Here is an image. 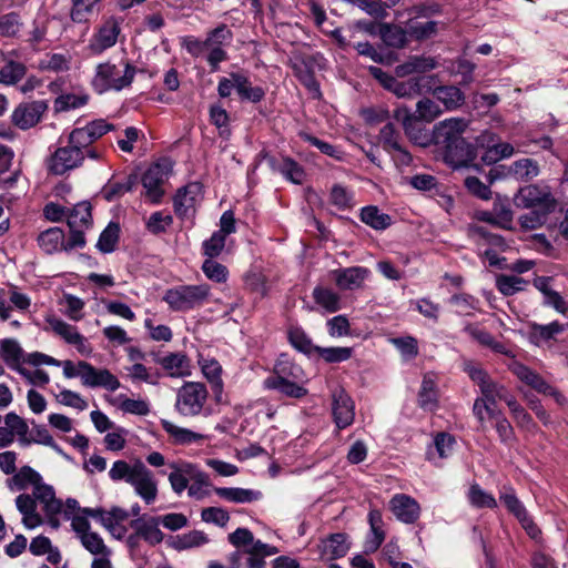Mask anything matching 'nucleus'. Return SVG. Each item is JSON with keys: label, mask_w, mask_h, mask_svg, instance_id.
Wrapping results in <instances>:
<instances>
[{"label": "nucleus", "mask_w": 568, "mask_h": 568, "mask_svg": "<svg viewBox=\"0 0 568 568\" xmlns=\"http://www.w3.org/2000/svg\"><path fill=\"white\" fill-rule=\"evenodd\" d=\"M113 130L114 125L104 119H97L83 126L74 128L68 134L65 142L60 139V146L47 161L48 170L55 175H63L82 166L87 159L102 162L106 148L95 142Z\"/></svg>", "instance_id": "obj_1"}, {"label": "nucleus", "mask_w": 568, "mask_h": 568, "mask_svg": "<svg viewBox=\"0 0 568 568\" xmlns=\"http://www.w3.org/2000/svg\"><path fill=\"white\" fill-rule=\"evenodd\" d=\"M466 126L464 119H446L434 126L428 139V144L442 148L444 161L453 169L467 168L475 159L473 146L462 136Z\"/></svg>", "instance_id": "obj_2"}, {"label": "nucleus", "mask_w": 568, "mask_h": 568, "mask_svg": "<svg viewBox=\"0 0 568 568\" xmlns=\"http://www.w3.org/2000/svg\"><path fill=\"white\" fill-rule=\"evenodd\" d=\"M514 204L518 209L529 210L519 217L520 226L535 230L546 223L548 215L556 210L557 201L549 186L529 184L518 190Z\"/></svg>", "instance_id": "obj_3"}, {"label": "nucleus", "mask_w": 568, "mask_h": 568, "mask_svg": "<svg viewBox=\"0 0 568 568\" xmlns=\"http://www.w3.org/2000/svg\"><path fill=\"white\" fill-rule=\"evenodd\" d=\"M109 477L112 481H125L131 485L134 493L148 505L156 500L158 481L141 459H135L133 463L115 460L109 470Z\"/></svg>", "instance_id": "obj_4"}, {"label": "nucleus", "mask_w": 568, "mask_h": 568, "mask_svg": "<svg viewBox=\"0 0 568 568\" xmlns=\"http://www.w3.org/2000/svg\"><path fill=\"white\" fill-rule=\"evenodd\" d=\"M136 72V67L129 59L101 62L95 67L91 85L98 94L120 92L131 87Z\"/></svg>", "instance_id": "obj_5"}, {"label": "nucleus", "mask_w": 568, "mask_h": 568, "mask_svg": "<svg viewBox=\"0 0 568 568\" xmlns=\"http://www.w3.org/2000/svg\"><path fill=\"white\" fill-rule=\"evenodd\" d=\"M175 412L183 417H209L213 409L209 404V390L201 382H184L176 392Z\"/></svg>", "instance_id": "obj_6"}, {"label": "nucleus", "mask_w": 568, "mask_h": 568, "mask_svg": "<svg viewBox=\"0 0 568 568\" xmlns=\"http://www.w3.org/2000/svg\"><path fill=\"white\" fill-rule=\"evenodd\" d=\"M63 375L67 378L80 377L87 387H103L109 392H115L120 382L109 369H97L90 363L80 361L77 365L71 361L61 362Z\"/></svg>", "instance_id": "obj_7"}, {"label": "nucleus", "mask_w": 568, "mask_h": 568, "mask_svg": "<svg viewBox=\"0 0 568 568\" xmlns=\"http://www.w3.org/2000/svg\"><path fill=\"white\" fill-rule=\"evenodd\" d=\"M426 59L423 57H415L407 62L396 68V73L399 77L413 75L405 81L396 79L392 92L397 97H414L419 94L422 89L426 85Z\"/></svg>", "instance_id": "obj_8"}, {"label": "nucleus", "mask_w": 568, "mask_h": 568, "mask_svg": "<svg viewBox=\"0 0 568 568\" xmlns=\"http://www.w3.org/2000/svg\"><path fill=\"white\" fill-rule=\"evenodd\" d=\"M210 295L207 284L181 285L165 292L163 301L174 312H186L202 305Z\"/></svg>", "instance_id": "obj_9"}, {"label": "nucleus", "mask_w": 568, "mask_h": 568, "mask_svg": "<svg viewBox=\"0 0 568 568\" xmlns=\"http://www.w3.org/2000/svg\"><path fill=\"white\" fill-rule=\"evenodd\" d=\"M499 500L504 504L506 509L519 521L521 528L531 539H539L541 530L534 521V518L528 513L523 501L517 497L513 486L505 485L499 493Z\"/></svg>", "instance_id": "obj_10"}, {"label": "nucleus", "mask_w": 568, "mask_h": 568, "mask_svg": "<svg viewBox=\"0 0 568 568\" xmlns=\"http://www.w3.org/2000/svg\"><path fill=\"white\" fill-rule=\"evenodd\" d=\"M173 164L168 159H162L152 164L142 176V185L146 196L152 203H160L163 195V184L172 172Z\"/></svg>", "instance_id": "obj_11"}, {"label": "nucleus", "mask_w": 568, "mask_h": 568, "mask_svg": "<svg viewBox=\"0 0 568 568\" xmlns=\"http://www.w3.org/2000/svg\"><path fill=\"white\" fill-rule=\"evenodd\" d=\"M82 514L97 519L115 539L122 540L128 534L124 521L129 518V511L113 506L110 510L103 508H83Z\"/></svg>", "instance_id": "obj_12"}, {"label": "nucleus", "mask_w": 568, "mask_h": 568, "mask_svg": "<svg viewBox=\"0 0 568 568\" xmlns=\"http://www.w3.org/2000/svg\"><path fill=\"white\" fill-rule=\"evenodd\" d=\"M121 32L120 21L110 17L92 34L87 47L91 55H100L115 45Z\"/></svg>", "instance_id": "obj_13"}, {"label": "nucleus", "mask_w": 568, "mask_h": 568, "mask_svg": "<svg viewBox=\"0 0 568 568\" xmlns=\"http://www.w3.org/2000/svg\"><path fill=\"white\" fill-rule=\"evenodd\" d=\"M464 371L469 378L478 385L481 397L494 400H505V397L509 394L504 385L494 382L488 373L480 366L469 362L465 364Z\"/></svg>", "instance_id": "obj_14"}, {"label": "nucleus", "mask_w": 568, "mask_h": 568, "mask_svg": "<svg viewBox=\"0 0 568 568\" xmlns=\"http://www.w3.org/2000/svg\"><path fill=\"white\" fill-rule=\"evenodd\" d=\"M202 199V185L197 182L189 183L180 187L174 197V212L181 220L193 217L195 207Z\"/></svg>", "instance_id": "obj_15"}, {"label": "nucleus", "mask_w": 568, "mask_h": 568, "mask_svg": "<svg viewBox=\"0 0 568 568\" xmlns=\"http://www.w3.org/2000/svg\"><path fill=\"white\" fill-rule=\"evenodd\" d=\"M47 323L55 335L67 344L73 345L81 355L90 356L92 354V346L74 325L57 317L47 318Z\"/></svg>", "instance_id": "obj_16"}, {"label": "nucleus", "mask_w": 568, "mask_h": 568, "mask_svg": "<svg viewBox=\"0 0 568 568\" xmlns=\"http://www.w3.org/2000/svg\"><path fill=\"white\" fill-rule=\"evenodd\" d=\"M511 373L523 383L534 388L536 392L552 396L560 402L564 396L545 381L537 372L520 362H514L509 365Z\"/></svg>", "instance_id": "obj_17"}, {"label": "nucleus", "mask_w": 568, "mask_h": 568, "mask_svg": "<svg viewBox=\"0 0 568 568\" xmlns=\"http://www.w3.org/2000/svg\"><path fill=\"white\" fill-rule=\"evenodd\" d=\"M332 414L338 429H344L354 422L355 404L343 388H336L332 394Z\"/></svg>", "instance_id": "obj_18"}, {"label": "nucleus", "mask_w": 568, "mask_h": 568, "mask_svg": "<svg viewBox=\"0 0 568 568\" xmlns=\"http://www.w3.org/2000/svg\"><path fill=\"white\" fill-rule=\"evenodd\" d=\"M416 106L415 113L405 116L403 125L412 142L426 148V99L419 100Z\"/></svg>", "instance_id": "obj_19"}, {"label": "nucleus", "mask_w": 568, "mask_h": 568, "mask_svg": "<svg viewBox=\"0 0 568 568\" xmlns=\"http://www.w3.org/2000/svg\"><path fill=\"white\" fill-rule=\"evenodd\" d=\"M45 109L42 101L21 103L12 112V123L21 130H28L40 121Z\"/></svg>", "instance_id": "obj_20"}, {"label": "nucleus", "mask_w": 568, "mask_h": 568, "mask_svg": "<svg viewBox=\"0 0 568 568\" xmlns=\"http://www.w3.org/2000/svg\"><path fill=\"white\" fill-rule=\"evenodd\" d=\"M336 285L343 291H355L363 286L371 271L364 266H351L332 272Z\"/></svg>", "instance_id": "obj_21"}, {"label": "nucleus", "mask_w": 568, "mask_h": 568, "mask_svg": "<svg viewBox=\"0 0 568 568\" xmlns=\"http://www.w3.org/2000/svg\"><path fill=\"white\" fill-rule=\"evenodd\" d=\"M170 468L169 483L172 490L180 496L187 489L200 467L190 462H178L171 463Z\"/></svg>", "instance_id": "obj_22"}, {"label": "nucleus", "mask_w": 568, "mask_h": 568, "mask_svg": "<svg viewBox=\"0 0 568 568\" xmlns=\"http://www.w3.org/2000/svg\"><path fill=\"white\" fill-rule=\"evenodd\" d=\"M156 363L166 372L170 377L182 378L192 373L191 361L182 352L168 353L156 358Z\"/></svg>", "instance_id": "obj_23"}, {"label": "nucleus", "mask_w": 568, "mask_h": 568, "mask_svg": "<svg viewBox=\"0 0 568 568\" xmlns=\"http://www.w3.org/2000/svg\"><path fill=\"white\" fill-rule=\"evenodd\" d=\"M162 429L168 434L169 440L173 445L189 446L203 443L207 436L196 433L190 428L181 427L168 419H161Z\"/></svg>", "instance_id": "obj_24"}, {"label": "nucleus", "mask_w": 568, "mask_h": 568, "mask_svg": "<svg viewBox=\"0 0 568 568\" xmlns=\"http://www.w3.org/2000/svg\"><path fill=\"white\" fill-rule=\"evenodd\" d=\"M130 527L150 546H156L164 539V534L160 529V523L156 516H143L131 520Z\"/></svg>", "instance_id": "obj_25"}, {"label": "nucleus", "mask_w": 568, "mask_h": 568, "mask_svg": "<svg viewBox=\"0 0 568 568\" xmlns=\"http://www.w3.org/2000/svg\"><path fill=\"white\" fill-rule=\"evenodd\" d=\"M32 495L36 503L42 505V509L50 520L62 511V501L55 497L53 487L43 483V479L34 487Z\"/></svg>", "instance_id": "obj_26"}, {"label": "nucleus", "mask_w": 568, "mask_h": 568, "mask_svg": "<svg viewBox=\"0 0 568 568\" xmlns=\"http://www.w3.org/2000/svg\"><path fill=\"white\" fill-rule=\"evenodd\" d=\"M456 445L457 440L455 435L447 432H438L434 434L433 446L435 448V454L428 453V462L436 467H442L443 463L440 460L452 457Z\"/></svg>", "instance_id": "obj_27"}, {"label": "nucleus", "mask_w": 568, "mask_h": 568, "mask_svg": "<svg viewBox=\"0 0 568 568\" xmlns=\"http://www.w3.org/2000/svg\"><path fill=\"white\" fill-rule=\"evenodd\" d=\"M389 507L394 516L406 524L414 523L420 513L419 505L404 494L395 495L389 501Z\"/></svg>", "instance_id": "obj_28"}, {"label": "nucleus", "mask_w": 568, "mask_h": 568, "mask_svg": "<svg viewBox=\"0 0 568 568\" xmlns=\"http://www.w3.org/2000/svg\"><path fill=\"white\" fill-rule=\"evenodd\" d=\"M203 376L211 385L216 403L222 402L224 383L222 379V366L215 358H201L199 361Z\"/></svg>", "instance_id": "obj_29"}, {"label": "nucleus", "mask_w": 568, "mask_h": 568, "mask_svg": "<svg viewBox=\"0 0 568 568\" xmlns=\"http://www.w3.org/2000/svg\"><path fill=\"white\" fill-rule=\"evenodd\" d=\"M16 506L22 515V523L26 528L33 529L41 525L42 519L37 513V503L33 495L21 494L16 498Z\"/></svg>", "instance_id": "obj_30"}, {"label": "nucleus", "mask_w": 568, "mask_h": 568, "mask_svg": "<svg viewBox=\"0 0 568 568\" xmlns=\"http://www.w3.org/2000/svg\"><path fill=\"white\" fill-rule=\"evenodd\" d=\"M42 480V476L30 466H22L13 476L7 479V486L12 491L27 490L34 487Z\"/></svg>", "instance_id": "obj_31"}, {"label": "nucleus", "mask_w": 568, "mask_h": 568, "mask_svg": "<svg viewBox=\"0 0 568 568\" xmlns=\"http://www.w3.org/2000/svg\"><path fill=\"white\" fill-rule=\"evenodd\" d=\"M278 551L277 547L265 544L262 540H256L252 547L243 549V554L247 555V568H265V558L276 555Z\"/></svg>", "instance_id": "obj_32"}, {"label": "nucleus", "mask_w": 568, "mask_h": 568, "mask_svg": "<svg viewBox=\"0 0 568 568\" xmlns=\"http://www.w3.org/2000/svg\"><path fill=\"white\" fill-rule=\"evenodd\" d=\"M67 223L69 229L89 230L92 226V206L88 201L75 204L68 211Z\"/></svg>", "instance_id": "obj_33"}, {"label": "nucleus", "mask_w": 568, "mask_h": 568, "mask_svg": "<svg viewBox=\"0 0 568 568\" xmlns=\"http://www.w3.org/2000/svg\"><path fill=\"white\" fill-rule=\"evenodd\" d=\"M433 98L443 104L444 110H455L465 102L464 92L455 85L437 87L432 92Z\"/></svg>", "instance_id": "obj_34"}, {"label": "nucleus", "mask_w": 568, "mask_h": 568, "mask_svg": "<svg viewBox=\"0 0 568 568\" xmlns=\"http://www.w3.org/2000/svg\"><path fill=\"white\" fill-rule=\"evenodd\" d=\"M265 389L277 390L290 398H302L307 395V389L296 382L280 377H267L263 382Z\"/></svg>", "instance_id": "obj_35"}, {"label": "nucleus", "mask_w": 568, "mask_h": 568, "mask_svg": "<svg viewBox=\"0 0 568 568\" xmlns=\"http://www.w3.org/2000/svg\"><path fill=\"white\" fill-rule=\"evenodd\" d=\"M209 542L207 535L202 530H190L170 538L169 546L178 551L199 548Z\"/></svg>", "instance_id": "obj_36"}, {"label": "nucleus", "mask_w": 568, "mask_h": 568, "mask_svg": "<svg viewBox=\"0 0 568 568\" xmlns=\"http://www.w3.org/2000/svg\"><path fill=\"white\" fill-rule=\"evenodd\" d=\"M214 493L220 498L235 504L252 503L262 497V494L258 490L241 487H215Z\"/></svg>", "instance_id": "obj_37"}, {"label": "nucleus", "mask_w": 568, "mask_h": 568, "mask_svg": "<svg viewBox=\"0 0 568 568\" xmlns=\"http://www.w3.org/2000/svg\"><path fill=\"white\" fill-rule=\"evenodd\" d=\"M567 328L568 324L564 325L558 321L545 325L535 323L530 326L529 338L534 344L539 345L540 343L555 338Z\"/></svg>", "instance_id": "obj_38"}, {"label": "nucleus", "mask_w": 568, "mask_h": 568, "mask_svg": "<svg viewBox=\"0 0 568 568\" xmlns=\"http://www.w3.org/2000/svg\"><path fill=\"white\" fill-rule=\"evenodd\" d=\"M235 90L241 100H246L253 103H258L263 100L265 91L261 87L252 85L250 79L243 73H234Z\"/></svg>", "instance_id": "obj_39"}, {"label": "nucleus", "mask_w": 568, "mask_h": 568, "mask_svg": "<svg viewBox=\"0 0 568 568\" xmlns=\"http://www.w3.org/2000/svg\"><path fill=\"white\" fill-rule=\"evenodd\" d=\"M379 138H381V141L384 144V148L387 151L394 150V151H397L399 153L398 158L396 159V161H398V162H400L403 164H409L410 163L412 158H410V155L407 152H405L400 148V145L398 143V134H397L393 123H387V124H385L381 129Z\"/></svg>", "instance_id": "obj_40"}, {"label": "nucleus", "mask_w": 568, "mask_h": 568, "mask_svg": "<svg viewBox=\"0 0 568 568\" xmlns=\"http://www.w3.org/2000/svg\"><path fill=\"white\" fill-rule=\"evenodd\" d=\"M538 162L534 159H520L511 163L507 169V175L518 181H529L539 174Z\"/></svg>", "instance_id": "obj_41"}, {"label": "nucleus", "mask_w": 568, "mask_h": 568, "mask_svg": "<svg viewBox=\"0 0 568 568\" xmlns=\"http://www.w3.org/2000/svg\"><path fill=\"white\" fill-rule=\"evenodd\" d=\"M23 351L19 343L12 338H4L0 342V356L7 366L19 373Z\"/></svg>", "instance_id": "obj_42"}, {"label": "nucleus", "mask_w": 568, "mask_h": 568, "mask_svg": "<svg viewBox=\"0 0 568 568\" xmlns=\"http://www.w3.org/2000/svg\"><path fill=\"white\" fill-rule=\"evenodd\" d=\"M469 505L477 509H495L498 504L493 494L486 491L479 484L473 483L466 494Z\"/></svg>", "instance_id": "obj_43"}, {"label": "nucleus", "mask_w": 568, "mask_h": 568, "mask_svg": "<svg viewBox=\"0 0 568 568\" xmlns=\"http://www.w3.org/2000/svg\"><path fill=\"white\" fill-rule=\"evenodd\" d=\"M64 233L60 227H50L38 236V244L47 254L63 250Z\"/></svg>", "instance_id": "obj_44"}, {"label": "nucleus", "mask_w": 568, "mask_h": 568, "mask_svg": "<svg viewBox=\"0 0 568 568\" xmlns=\"http://www.w3.org/2000/svg\"><path fill=\"white\" fill-rule=\"evenodd\" d=\"M359 217L363 223L376 231L386 230L392 224V217L375 205L363 207Z\"/></svg>", "instance_id": "obj_45"}, {"label": "nucleus", "mask_w": 568, "mask_h": 568, "mask_svg": "<svg viewBox=\"0 0 568 568\" xmlns=\"http://www.w3.org/2000/svg\"><path fill=\"white\" fill-rule=\"evenodd\" d=\"M368 523L371 532L366 540V547L371 551H375L384 541L385 534L383 530V518L379 510L373 509L368 514Z\"/></svg>", "instance_id": "obj_46"}, {"label": "nucleus", "mask_w": 568, "mask_h": 568, "mask_svg": "<svg viewBox=\"0 0 568 568\" xmlns=\"http://www.w3.org/2000/svg\"><path fill=\"white\" fill-rule=\"evenodd\" d=\"M312 295L315 303L327 313H335L341 308V297L332 288L316 286Z\"/></svg>", "instance_id": "obj_47"}, {"label": "nucleus", "mask_w": 568, "mask_h": 568, "mask_svg": "<svg viewBox=\"0 0 568 568\" xmlns=\"http://www.w3.org/2000/svg\"><path fill=\"white\" fill-rule=\"evenodd\" d=\"M323 555L328 559L342 558L348 550L346 542V535L342 532L332 534L328 538L323 540Z\"/></svg>", "instance_id": "obj_48"}, {"label": "nucleus", "mask_w": 568, "mask_h": 568, "mask_svg": "<svg viewBox=\"0 0 568 568\" xmlns=\"http://www.w3.org/2000/svg\"><path fill=\"white\" fill-rule=\"evenodd\" d=\"M6 426L12 432V435L18 437V442L22 446H29L31 439L28 436L29 425L17 413L10 412L4 416Z\"/></svg>", "instance_id": "obj_49"}, {"label": "nucleus", "mask_w": 568, "mask_h": 568, "mask_svg": "<svg viewBox=\"0 0 568 568\" xmlns=\"http://www.w3.org/2000/svg\"><path fill=\"white\" fill-rule=\"evenodd\" d=\"M496 404L497 400L489 398L487 399L481 396L475 399L473 405V414L481 427L485 426L487 419H493L500 413V410L496 409Z\"/></svg>", "instance_id": "obj_50"}, {"label": "nucleus", "mask_w": 568, "mask_h": 568, "mask_svg": "<svg viewBox=\"0 0 568 568\" xmlns=\"http://www.w3.org/2000/svg\"><path fill=\"white\" fill-rule=\"evenodd\" d=\"M89 101V94L84 91L64 93L54 101V108L59 112L75 110L84 106Z\"/></svg>", "instance_id": "obj_51"}, {"label": "nucleus", "mask_w": 568, "mask_h": 568, "mask_svg": "<svg viewBox=\"0 0 568 568\" xmlns=\"http://www.w3.org/2000/svg\"><path fill=\"white\" fill-rule=\"evenodd\" d=\"M303 371L302 368L290 361V358L282 354L275 365H274V375L270 377H280L282 379H295L298 381L302 378Z\"/></svg>", "instance_id": "obj_52"}, {"label": "nucleus", "mask_w": 568, "mask_h": 568, "mask_svg": "<svg viewBox=\"0 0 568 568\" xmlns=\"http://www.w3.org/2000/svg\"><path fill=\"white\" fill-rule=\"evenodd\" d=\"M529 282L516 275H499L496 280L498 291L505 296H511L526 290Z\"/></svg>", "instance_id": "obj_53"}, {"label": "nucleus", "mask_w": 568, "mask_h": 568, "mask_svg": "<svg viewBox=\"0 0 568 568\" xmlns=\"http://www.w3.org/2000/svg\"><path fill=\"white\" fill-rule=\"evenodd\" d=\"M466 331L469 335L477 341L480 345L489 347L496 353L507 354L506 346L498 342L489 332L481 329L477 326H467Z\"/></svg>", "instance_id": "obj_54"}, {"label": "nucleus", "mask_w": 568, "mask_h": 568, "mask_svg": "<svg viewBox=\"0 0 568 568\" xmlns=\"http://www.w3.org/2000/svg\"><path fill=\"white\" fill-rule=\"evenodd\" d=\"M329 202L338 210H349L354 206V193L342 184H334L331 189Z\"/></svg>", "instance_id": "obj_55"}, {"label": "nucleus", "mask_w": 568, "mask_h": 568, "mask_svg": "<svg viewBox=\"0 0 568 568\" xmlns=\"http://www.w3.org/2000/svg\"><path fill=\"white\" fill-rule=\"evenodd\" d=\"M443 11L439 4H428V38L444 30L454 20V13L445 14L443 19L435 18L436 16H442Z\"/></svg>", "instance_id": "obj_56"}, {"label": "nucleus", "mask_w": 568, "mask_h": 568, "mask_svg": "<svg viewBox=\"0 0 568 568\" xmlns=\"http://www.w3.org/2000/svg\"><path fill=\"white\" fill-rule=\"evenodd\" d=\"M276 169L286 180L294 184H302L304 181V169L291 158H283Z\"/></svg>", "instance_id": "obj_57"}, {"label": "nucleus", "mask_w": 568, "mask_h": 568, "mask_svg": "<svg viewBox=\"0 0 568 568\" xmlns=\"http://www.w3.org/2000/svg\"><path fill=\"white\" fill-rule=\"evenodd\" d=\"M119 224L110 222L99 236L97 247L102 253H111L119 241Z\"/></svg>", "instance_id": "obj_58"}, {"label": "nucleus", "mask_w": 568, "mask_h": 568, "mask_svg": "<svg viewBox=\"0 0 568 568\" xmlns=\"http://www.w3.org/2000/svg\"><path fill=\"white\" fill-rule=\"evenodd\" d=\"M209 487L210 480L207 474L199 468L187 487V495L193 499L202 500L210 495Z\"/></svg>", "instance_id": "obj_59"}, {"label": "nucleus", "mask_w": 568, "mask_h": 568, "mask_svg": "<svg viewBox=\"0 0 568 568\" xmlns=\"http://www.w3.org/2000/svg\"><path fill=\"white\" fill-rule=\"evenodd\" d=\"M381 38L388 47L402 48L407 42V31L397 26L386 24L381 28Z\"/></svg>", "instance_id": "obj_60"}, {"label": "nucleus", "mask_w": 568, "mask_h": 568, "mask_svg": "<svg viewBox=\"0 0 568 568\" xmlns=\"http://www.w3.org/2000/svg\"><path fill=\"white\" fill-rule=\"evenodd\" d=\"M26 75V67L21 62L9 61L0 69V83L13 85Z\"/></svg>", "instance_id": "obj_61"}, {"label": "nucleus", "mask_w": 568, "mask_h": 568, "mask_svg": "<svg viewBox=\"0 0 568 568\" xmlns=\"http://www.w3.org/2000/svg\"><path fill=\"white\" fill-rule=\"evenodd\" d=\"M201 270L210 281L215 283H225L229 278L227 267L215 258H205Z\"/></svg>", "instance_id": "obj_62"}, {"label": "nucleus", "mask_w": 568, "mask_h": 568, "mask_svg": "<svg viewBox=\"0 0 568 568\" xmlns=\"http://www.w3.org/2000/svg\"><path fill=\"white\" fill-rule=\"evenodd\" d=\"M314 352L326 363H342L352 357L353 349L351 347H321L316 346Z\"/></svg>", "instance_id": "obj_63"}, {"label": "nucleus", "mask_w": 568, "mask_h": 568, "mask_svg": "<svg viewBox=\"0 0 568 568\" xmlns=\"http://www.w3.org/2000/svg\"><path fill=\"white\" fill-rule=\"evenodd\" d=\"M173 217L169 213L163 211L153 212L145 223L146 230L154 235L165 233L166 230L172 225Z\"/></svg>", "instance_id": "obj_64"}]
</instances>
